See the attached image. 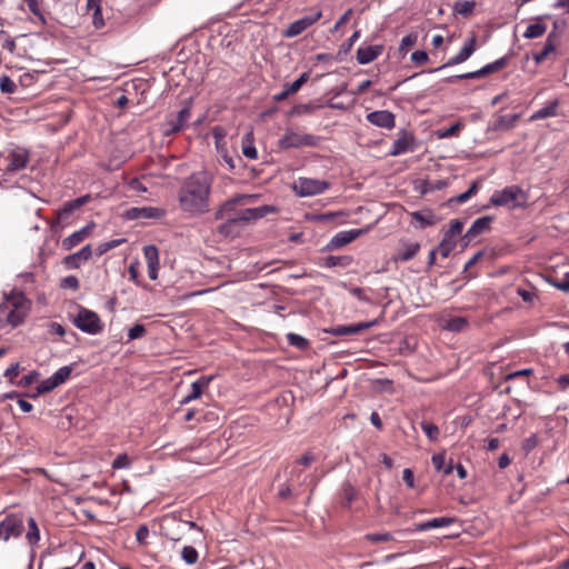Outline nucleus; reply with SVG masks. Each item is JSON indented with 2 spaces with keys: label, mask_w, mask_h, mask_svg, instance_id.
I'll use <instances>...</instances> for the list:
<instances>
[{
  "label": "nucleus",
  "mask_w": 569,
  "mask_h": 569,
  "mask_svg": "<svg viewBox=\"0 0 569 569\" xmlns=\"http://www.w3.org/2000/svg\"><path fill=\"white\" fill-rule=\"evenodd\" d=\"M211 179L204 171L190 174L178 192L180 208L190 214H203L209 211Z\"/></svg>",
  "instance_id": "f257e3e1"
},
{
  "label": "nucleus",
  "mask_w": 569,
  "mask_h": 569,
  "mask_svg": "<svg viewBox=\"0 0 569 569\" xmlns=\"http://www.w3.org/2000/svg\"><path fill=\"white\" fill-rule=\"evenodd\" d=\"M319 143V137L310 133H300L291 129H287L278 142L279 148L283 150L301 147H317Z\"/></svg>",
  "instance_id": "f03ea898"
},
{
  "label": "nucleus",
  "mask_w": 569,
  "mask_h": 569,
  "mask_svg": "<svg viewBox=\"0 0 569 569\" xmlns=\"http://www.w3.org/2000/svg\"><path fill=\"white\" fill-rule=\"evenodd\" d=\"M73 323L81 331L89 335L100 333L103 329V323L100 320V317L92 310L80 307L77 317L74 318Z\"/></svg>",
  "instance_id": "7ed1b4c3"
},
{
  "label": "nucleus",
  "mask_w": 569,
  "mask_h": 569,
  "mask_svg": "<svg viewBox=\"0 0 569 569\" xmlns=\"http://www.w3.org/2000/svg\"><path fill=\"white\" fill-rule=\"evenodd\" d=\"M329 182L312 178H299L293 184V191L300 197H312L325 192Z\"/></svg>",
  "instance_id": "20e7f679"
},
{
  "label": "nucleus",
  "mask_w": 569,
  "mask_h": 569,
  "mask_svg": "<svg viewBox=\"0 0 569 569\" xmlns=\"http://www.w3.org/2000/svg\"><path fill=\"white\" fill-rule=\"evenodd\" d=\"M24 530L21 515L11 513L0 521V540L8 541L10 538H18Z\"/></svg>",
  "instance_id": "39448f33"
},
{
  "label": "nucleus",
  "mask_w": 569,
  "mask_h": 569,
  "mask_svg": "<svg viewBox=\"0 0 569 569\" xmlns=\"http://www.w3.org/2000/svg\"><path fill=\"white\" fill-rule=\"evenodd\" d=\"M191 116V102H186L184 107L177 113L170 114L163 127V133L166 136L174 134L180 132L188 123Z\"/></svg>",
  "instance_id": "423d86ee"
},
{
  "label": "nucleus",
  "mask_w": 569,
  "mask_h": 569,
  "mask_svg": "<svg viewBox=\"0 0 569 569\" xmlns=\"http://www.w3.org/2000/svg\"><path fill=\"white\" fill-rule=\"evenodd\" d=\"M161 535L171 541H179L186 531V523L176 516H167L162 519Z\"/></svg>",
  "instance_id": "0eeeda50"
},
{
  "label": "nucleus",
  "mask_w": 569,
  "mask_h": 569,
  "mask_svg": "<svg viewBox=\"0 0 569 569\" xmlns=\"http://www.w3.org/2000/svg\"><path fill=\"white\" fill-rule=\"evenodd\" d=\"M509 62V57L505 56L491 63H488L487 66L482 67L481 69L472 72H467L463 74L453 76L448 79V82H453L456 80H462V79H477L486 77L490 73L497 72L501 69H503Z\"/></svg>",
  "instance_id": "6e6552de"
},
{
  "label": "nucleus",
  "mask_w": 569,
  "mask_h": 569,
  "mask_svg": "<svg viewBox=\"0 0 569 569\" xmlns=\"http://www.w3.org/2000/svg\"><path fill=\"white\" fill-rule=\"evenodd\" d=\"M7 159L9 162L6 172L16 173L27 168L30 161V152L26 148L17 147L9 151Z\"/></svg>",
  "instance_id": "1a4fd4ad"
},
{
  "label": "nucleus",
  "mask_w": 569,
  "mask_h": 569,
  "mask_svg": "<svg viewBox=\"0 0 569 569\" xmlns=\"http://www.w3.org/2000/svg\"><path fill=\"white\" fill-rule=\"evenodd\" d=\"M322 17V12L320 10H317L312 14L306 16L299 20H296L291 22L287 29L282 32V36L284 38H293L302 33L305 30H307L309 27H311L313 23L319 21Z\"/></svg>",
  "instance_id": "9d476101"
},
{
  "label": "nucleus",
  "mask_w": 569,
  "mask_h": 569,
  "mask_svg": "<svg viewBox=\"0 0 569 569\" xmlns=\"http://www.w3.org/2000/svg\"><path fill=\"white\" fill-rule=\"evenodd\" d=\"M523 194V191L521 190L520 187L518 186H510V187H506L505 189L500 190V191H496L491 198H490V202L491 204L496 206V207H502V206H508L510 203H513V207H516L517 204L515 203L519 196H522Z\"/></svg>",
  "instance_id": "9b49d317"
},
{
  "label": "nucleus",
  "mask_w": 569,
  "mask_h": 569,
  "mask_svg": "<svg viewBox=\"0 0 569 569\" xmlns=\"http://www.w3.org/2000/svg\"><path fill=\"white\" fill-rule=\"evenodd\" d=\"M377 323H378V320L375 319L372 321H362V322L352 323V325H338V326L327 329L326 332H328L332 336L359 335V333L375 327Z\"/></svg>",
  "instance_id": "f8f14e48"
},
{
  "label": "nucleus",
  "mask_w": 569,
  "mask_h": 569,
  "mask_svg": "<svg viewBox=\"0 0 569 569\" xmlns=\"http://www.w3.org/2000/svg\"><path fill=\"white\" fill-rule=\"evenodd\" d=\"M72 368L64 366L56 371L50 378L43 380L37 388L36 391H52L54 388L63 383L71 375Z\"/></svg>",
  "instance_id": "ddd939ff"
},
{
  "label": "nucleus",
  "mask_w": 569,
  "mask_h": 569,
  "mask_svg": "<svg viewBox=\"0 0 569 569\" xmlns=\"http://www.w3.org/2000/svg\"><path fill=\"white\" fill-rule=\"evenodd\" d=\"M30 306L31 301L22 292L12 291L10 295H6V303L0 305V315L9 308L29 312Z\"/></svg>",
  "instance_id": "4468645a"
},
{
  "label": "nucleus",
  "mask_w": 569,
  "mask_h": 569,
  "mask_svg": "<svg viewBox=\"0 0 569 569\" xmlns=\"http://www.w3.org/2000/svg\"><path fill=\"white\" fill-rule=\"evenodd\" d=\"M492 221V218L489 216L478 218L473 221L471 227L468 229V231L462 237L463 246H468L469 242L476 238L477 236L488 231L490 229V223Z\"/></svg>",
  "instance_id": "2eb2a0df"
},
{
  "label": "nucleus",
  "mask_w": 569,
  "mask_h": 569,
  "mask_svg": "<svg viewBox=\"0 0 569 569\" xmlns=\"http://www.w3.org/2000/svg\"><path fill=\"white\" fill-rule=\"evenodd\" d=\"M367 120L379 128L392 129L396 126L395 114L388 110H377L367 114Z\"/></svg>",
  "instance_id": "dca6fc26"
},
{
  "label": "nucleus",
  "mask_w": 569,
  "mask_h": 569,
  "mask_svg": "<svg viewBox=\"0 0 569 569\" xmlns=\"http://www.w3.org/2000/svg\"><path fill=\"white\" fill-rule=\"evenodd\" d=\"M96 224L94 222H90L80 230L73 232L69 237L62 240V248L64 250H71L79 243H81L86 238H88L93 231Z\"/></svg>",
  "instance_id": "f3484780"
},
{
  "label": "nucleus",
  "mask_w": 569,
  "mask_h": 569,
  "mask_svg": "<svg viewBox=\"0 0 569 569\" xmlns=\"http://www.w3.org/2000/svg\"><path fill=\"white\" fill-rule=\"evenodd\" d=\"M477 48V38L475 34H472L467 42L463 44L461 50L452 58L448 60L443 67H450L455 64H459L461 62H465L467 59L471 57V54L476 51Z\"/></svg>",
  "instance_id": "a211bd4d"
},
{
  "label": "nucleus",
  "mask_w": 569,
  "mask_h": 569,
  "mask_svg": "<svg viewBox=\"0 0 569 569\" xmlns=\"http://www.w3.org/2000/svg\"><path fill=\"white\" fill-rule=\"evenodd\" d=\"M383 51V46L373 44L368 47H360L357 50V61L360 64H367L376 60Z\"/></svg>",
  "instance_id": "6ab92c4d"
},
{
  "label": "nucleus",
  "mask_w": 569,
  "mask_h": 569,
  "mask_svg": "<svg viewBox=\"0 0 569 569\" xmlns=\"http://www.w3.org/2000/svg\"><path fill=\"white\" fill-rule=\"evenodd\" d=\"M92 256V248L90 244L84 246L82 249H80L78 252L69 254L64 258V263L69 268H80L81 263L83 261H87Z\"/></svg>",
  "instance_id": "aec40b11"
},
{
  "label": "nucleus",
  "mask_w": 569,
  "mask_h": 569,
  "mask_svg": "<svg viewBox=\"0 0 569 569\" xmlns=\"http://www.w3.org/2000/svg\"><path fill=\"white\" fill-rule=\"evenodd\" d=\"M90 199H91L90 194H84L74 200L64 202L63 207L58 210V219L66 220L69 217V214H71L73 211H76L77 209H79L80 207H82L83 204L89 202Z\"/></svg>",
  "instance_id": "412c9836"
},
{
  "label": "nucleus",
  "mask_w": 569,
  "mask_h": 569,
  "mask_svg": "<svg viewBox=\"0 0 569 569\" xmlns=\"http://www.w3.org/2000/svg\"><path fill=\"white\" fill-rule=\"evenodd\" d=\"M88 12H92V24L96 29H102L106 26L102 14V0H86Z\"/></svg>",
  "instance_id": "4be33fe9"
},
{
  "label": "nucleus",
  "mask_w": 569,
  "mask_h": 569,
  "mask_svg": "<svg viewBox=\"0 0 569 569\" xmlns=\"http://www.w3.org/2000/svg\"><path fill=\"white\" fill-rule=\"evenodd\" d=\"M363 229H352L348 231H341L337 233L330 241V246L332 248H340L357 239L360 234L363 233Z\"/></svg>",
  "instance_id": "5701e85b"
},
{
  "label": "nucleus",
  "mask_w": 569,
  "mask_h": 569,
  "mask_svg": "<svg viewBox=\"0 0 569 569\" xmlns=\"http://www.w3.org/2000/svg\"><path fill=\"white\" fill-rule=\"evenodd\" d=\"M413 143V137L408 134L407 132H403L401 136H399L392 143V147L389 151V154L392 157L402 154L411 149Z\"/></svg>",
  "instance_id": "b1692460"
},
{
  "label": "nucleus",
  "mask_w": 569,
  "mask_h": 569,
  "mask_svg": "<svg viewBox=\"0 0 569 569\" xmlns=\"http://www.w3.org/2000/svg\"><path fill=\"white\" fill-rule=\"evenodd\" d=\"M412 222L416 221L418 227L423 229L437 223L438 219L431 209H425L421 211H413L410 213Z\"/></svg>",
  "instance_id": "393cba45"
},
{
  "label": "nucleus",
  "mask_w": 569,
  "mask_h": 569,
  "mask_svg": "<svg viewBox=\"0 0 569 569\" xmlns=\"http://www.w3.org/2000/svg\"><path fill=\"white\" fill-rule=\"evenodd\" d=\"M456 521L452 517L433 518L416 525L417 531H427L435 528H442L452 525Z\"/></svg>",
  "instance_id": "a878e982"
},
{
  "label": "nucleus",
  "mask_w": 569,
  "mask_h": 569,
  "mask_svg": "<svg viewBox=\"0 0 569 569\" xmlns=\"http://www.w3.org/2000/svg\"><path fill=\"white\" fill-rule=\"evenodd\" d=\"M419 250H420V244L418 242L406 243V244H403V247L401 249L398 250V252L393 257V260L401 261V262L409 261L416 257V254L419 252Z\"/></svg>",
  "instance_id": "bb28decb"
},
{
  "label": "nucleus",
  "mask_w": 569,
  "mask_h": 569,
  "mask_svg": "<svg viewBox=\"0 0 569 569\" xmlns=\"http://www.w3.org/2000/svg\"><path fill=\"white\" fill-rule=\"evenodd\" d=\"M558 107H559L558 99H555V100L548 102L546 107L537 110L535 113L531 114L530 121H537V120L557 116Z\"/></svg>",
  "instance_id": "cd10ccee"
},
{
  "label": "nucleus",
  "mask_w": 569,
  "mask_h": 569,
  "mask_svg": "<svg viewBox=\"0 0 569 569\" xmlns=\"http://www.w3.org/2000/svg\"><path fill=\"white\" fill-rule=\"evenodd\" d=\"M357 489L349 482L342 483L340 491V503L343 508H350L357 497Z\"/></svg>",
  "instance_id": "c85d7f7f"
},
{
  "label": "nucleus",
  "mask_w": 569,
  "mask_h": 569,
  "mask_svg": "<svg viewBox=\"0 0 569 569\" xmlns=\"http://www.w3.org/2000/svg\"><path fill=\"white\" fill-rule=\"evenodd\" d=\"M468 320L463 317H452L445 321L443 329L452 332H461L468 328Z\"/></svg>",
  "instance_id": "c756f323"
},
{
  "label": "nucleus",
  "mask_w": 569,
  "mask_h": 569,
  "mask_svg": "<svg viewBox=\"0 0 569 569\" xmlns=\"http://www.w3.org/2000/svg\"><path fill=\"white\" fill-rule=\"evenodd\" d=\"M553 36H555L553 32L549 33L542 50L533 56V60L536 61V63L543 62L546 60V58L551 52L555 51L556 46H555V41H553Z\"/></svg>",
  "instance_id": "7c9ffc66"
},
{
  "label": "nucleus",
  "mask_w": 569,
  "mask_h": 569,
  "mask_svg": "<svg viewBox=\"0 0 569 569\" xmlns=\"http://www.w3.org/2000/svg\"><path fill=\"white\" fill-rule=\"evenodd\" d=\"M218 232L223 237H234L239 233V224L232 217L218 227Z\"/></svg>",
  "instance_id": "2f4dec72"
},
{
  "label": "nucleus",
  "mask_w": 569,
  "mask_h": 569,
  "mask_svg": "<svg viewBox=\"0 0 569 569\" xmlns=\"http://www.w3.org/2000/svg\"><path fill=\"white\" fill-rule=\"evenodd\" d=\"M243 199H246L244 196H238V197H234L228 201H226L224 203H222L219 209L216 211L214 213V219L216 220H221L224 218V212L227 211H233L236 206L242 201Z\"/></svg>",
  "instance_id": "473e14b6"
},
{
  "label": "nucleus",
  "mask_w": 569,
  "mask_h": 569,
  "mask_svg": "<svg viewBox=\"0 0 569 569\" xmlns=\"http://www.w3.org/2000/svg\"><path fill=\"white\" fill-rule=\"evenodd\" d=\"M518 119V114L499 116L493 123V129L508 130L517 123Z\"/></svg>",
  "instance_id": "72a5a7b5"
},
{
  "label": "nucleus",
  "mask_w": 569,
  "mask_h": 569,
  "mask_svg": "<svg viewBox=\"0 0 569 569\" xmlns=\"http://www.w3.org/2000/svg\"><path fill=\"white\" fill-rule=\"evenodd\" d=\"M536 20H537L536 23L528 26L527 30L523 33L525 38H527V39L539 38L546 32L547 26L545 23L540 22L541 17H538Z\"/></svg>",
  "instance_id": "f704fd0d"
},
{
  "label": "nucleus",
  "mask_w": 569,
  "mask_h": 569,
  "mask_svg": "<svg viewBox=\"0 0 569 569\" xmlns=\"http://www.w3.org/2000/svg\"><path fill=\"white\" fill-rule=\"evenodd\" d=\"M26 539L31 546L37 545L38 541L40 540V530L34 518L32 517L28 519V531L26 535Z\"/></svg>",
  "instance_id": "c9c22d12"
},
{
  "label": "nucleus",
  "mask_w": 569,
  "mask_h": 569,
  "mask_svg": "<svg viewBox=\"0 0 569 569\" xmlns=\"http://www.w3.org/2000/svg\"><path fill=\"white\" fill-rule=\"evenodd\" d=\"M447 186H448V181L447 180H442V179H440V180H426V181H422V183H421L420 192L422 194H426L428 192H432V191H436V190H442Z\"/></svg>",
  "instance_id": "e433bc0d"
},
{
  "label": "nucleus",
  "mask_w": 569,
  "mask_h": 569,
  "mask_svg": "<svg viewBox=\"0 0 569 569\" xmlns=\"http://www.w3.org/2000/svg\"><path fill=\"white\" fill-rule=\"evenodd\" d=\"M167 211L162 208L157 207H141L140 217L141 219H154L159 220L166 216Z\"/></svg>",
  "instance_id": "4c0bfd02"
},
{
  "label": "nucleus",
  "mask_w": 569,
  "mask_h": 569,
  "mask_svg": "<svg viewBox=\"0 0 569 569\" xmlns=\"http://www.w3.org/2000/svg\"><path fill=\"white\" fill-rule=\"evenodd\" d=\"M242 153L248 159L254 160L258 158V151L252 143V133H248L244 136L242 142Z\"/></svg>",
  "instance_id": "58836bf2"
},
{
  "label": "nucleus",
  "mask_w": 569,
  "mask_h": 569,
  "mask_svg": "<svg viewBox=\"0 0 569 569\" xmlns=\"http://www.w3.org/2000/svg\"><path fill=\"white\" fill-rule=\"evenodd\" d=\"M351 262L350 257L348 256H328L323 258L322 266L327 268H332L337 266L346 267Z\"/></svg>",
  "instance_id": "ea45409f"
},
{
  "label": "nucleus",
  "mask_w": 569,
  "mask_h": 569,
  "mask_svg": "<svg viewBox=\"0 0 569 569\" xmlns=\"http://www.w3.org/2000/svg\"><path fill=\"white\" fill-rule=\"evenodd\" d=\"M6 312H7V321L13 327L21 325L28 315V311H22V310L11 309V308L8 309Z\"/></svg>",
  "instance_id": "a19ab883"
},
{
  "label": "nucleus",
  "mask_w": 569,
  "mask_h": 569,
  "mask_svg": "<svg viewBox=\"0 0 569 569\" xmlns=\"http://www.w3.org/2000/svg\"><path fill=\"white\" fill-rule=\"evenodd\" d=\"M287 340L290 346L296 347L299 350L303 351L309 348V341L300 335L289 332L287 335Z\"/></svg>",
  "instance_id": "79ce46f5"
},
{
  "label": "nucleus",
  "mask_w": 569,
  "mask_h": 569,
  "mask_svg": "<svg viewBox=\"0 0 569 569\" xmlns=\"http://www.w3.org/2000/svg\"><path fill=\"white\" fill-rule=\"evenodd\" d=\"M456 248V240L449 239V237L442 238L441 242L439 243L437 250H439L440 254L443 258H448L449 254L452 252V250Z\"/></svg>",
  "instance_id": "37998d69"
},
{
  "label": "nucleus",
  "mask_w": 569,
  "mask_h": 569,
  "mask_svg": "<svg viewBox=\"0 0 569 569\" xmlns=\"http://www.w3.org/2000/svg\"><path fill=\"white\" fill-rule=\"evenodd\" d=\"M475 6H476L475 1H468V0L458 1L453 6V11L456 13H459V14L466 17L473 11Z\"/></svg>",
  "instance_id": "c03bdc74"
},
{
  "label": "nucleus",
  "mask_w": 569,
  "mask_h": 569,
  "mask_svg": "<svg viewBox=\"0 0 569 569\" xmlns=\"http://www.w3.org/2000/svg\"><path fill=\"white\" fill-rule=\"evenodd\" d=\"M420 427L430 441H436L439 438L440 430L438 426H436L435 423L422 421L420 423Z\"/></svg>",
  "instance_id": "a18cd8bd"
},
{
  "label": "nucleus",
  "mask_w": 569,
  "mask_h": 569,
  "mask_svg": "<svg viewBox=\"0 0 569 569\" xmlns=\"http://www.w3.org/2000/svg\"><path fill=\"white\" fill-rule=\"evenodd\" d=\"M181 557L187 565H194L198 561V551L191 547L186 546L181 551Z\"/></svg>",
  "instance_id": "49530a36"
},
{
  "label": "nucleus",
  "mask_w": 569,
  "mask_h": 569,
  "mask_svg": "<svg viewBox=\"0 0 569 569\" xmlns=\"http://www.w3.org/2000/svg\"><path fill=\"white\" fill-rule=\"evenodd\" d=\"M144 258L147 260V264L159 262V251L158 248L153 244L146 246L143 248Z\"/></svg>",
  "instance_id": "de8ad7c7"
},
{
  "label": "nucleus",
  "mask_w": 569,
  "mask_h": 569,
  "mask_svg": "<svg viewBox=\"0 0 569 569\" xmlns=\"http://www.w3.org/2000/svg\"><path fill=\"white\" fill-rule=\"evenodd\" d=\"M251 211H252V217L256 221V220H259V219L266 217L269 213H274L277 211V209L273 206L264 204L261 207L251 208Z\"/></svg>",
  "instance_id": "09e8293b"
},
{
  "label": "nucleus",
  "mask_w": 569,
  "mask_h": 569,
  "mask_svg": "<svg viewBox=\"0 0 569 569\" xmlns=\"http://www.w3.org/2000/svg\"><path fill=\"white\" fill-rule=\"evenodd\" d=\"M0 90L1 92L8 94L14 93L17 90V84L10 77L2 76L0 78Z\"/></svg>",
  "instance_id": "8fccbe9b"
},
{
  "label": "nucleus",
  "mask_w": 569,
  "mask_h": 569,
  "mask_svg": "<svg viewBox=\"0 0 569 569\" xmlns=\"http://www.w3.org/2000/svg\"><path fill=\"white\" fill-rule=\"evenodd\" d=\"M40 378L39 372L31 371L28 375H24L18 382L17 386L20 388H27L37 382Z\"/></svg>",
  "instance_id": "3c124183"
},
{
  "label": "nucleus",
  "mask_w": 569,
  "mask_h": 569,
  "mask_svg": "<svg viewBox=\"0 0 569 569\" xmlns=\"http://www.w3.org/2000/svg\"><path fill=\"white\" fill-rule=\"evenodd\" d=\"M309 72H303L292 83L286 84V87L289 89V92L292 94L296 93L309 80Z\"/></svg>",
  "instance_id": "603ef678"
},
{
  "label": "nucleus",
  "mask_w": 569,
  "mask_h": 569,
  "mask_svg": "<svg viewBox=\"0 0 569 569\" xmlns=\"http://www.w3.org/2000/svg\"><path fill=\"white\" fill-rule=\"evenodd\" d=\"M204 393H188L187 397H184L180 403L181 405H187L189 402H194V406L193 407H197V408H201L203 410V406L206 405V402L202 401V396Z\"/></svg>",
  "instance_id": "864d4df0"
},
{
  "label": "nucleus",
  "mask_w": 569,
  "mask_h": 569,
  "mask_svg": "<svg viewBox=\"0 0 569 569\" xmlns=\"http://www.w3.org/2000/svg\"><path fill=\"white\" fill-rule=\"evenodd\" d=\"M538 443H539L538 436L536 433H533L522 441L521 449L525 452V455H528L538 446Z\"/></svg>",
  "instance_id": "5fc2aeb1"
},
{
  "label": "nucleus",
  "mask_w": 569,
  "mask_h": 569,
  "mask_svg": "<svg viewBox=\"0 0 569 569\" xmlns=\"http://www.w3.org/2000/svg\"><path fill=\"white\" fill-rule=\"evenodd\" d=\"M463 222L459 219H455L450 222L449 229L446 231L445 237H449V239H455V236L459 234L462 231Z\"/></svg>",
  "instance_id": "6e6d98bb"
},
{
  "label": "nucleus",
  "mask_w": 569,
  "mask_h": 569,
  "mask_svg": "<svg viewBox=\"0 0 569 569\" xmlns=\"http://www.w3.org/2000/svg\"><path fill=\"white\" fill-rule=\"evenodd\" d=\"M213 378L214 377L212 375L200 377L191 383V391H203Z\"/></svg>",
  "instance_id": "4d7b16f0"
},
{
  "label": "nucleus",
  "mask_w": 569,
  "mask_h": 569,
  "mask_svg": "<svg viewBox=\"0 0 569 569\" xmlns=\"http://www.w3.org/2000/svg\"><path fill=\"white\" fill-rule=\"evenodd\" d=\"M417 34L410 33L402 38L399 50L402 52H407L408 49L416 44L417 42Z\"/></svg>",
  "instance_id": "13d9d810"
},
{
  "label": "nucleus",
  "mask_w": 569,
  "mask_h": 569,
  "mask_svg": "<svg viewBox=\"0 0 569 569\" xmlns=\"http://www.w3.org/2000/svg\"><path fill=\"white\" fill-rule=\"evenodd\" d=\"M60 286L63 289L77 290V289H79L80 283H79V279L76 276H68L62 279Z\"/></svg>",
  "instance_id": "bf43d9fd"
},
{
  "label": "nucleus",
  "mask_w": 569,
  "mask_h": 569,
  "mask_svg": "<svg viewBox=\"0 0 569 569\" xmlns=\"http://www.w3.org/2000/svg\"><path fill=\"white\" fill-rule=\"evenodd\" d=\"M237 220V223L240 226L241 223H248L251 221H254L252 217L251 208L244 209L240 211L236 217H233Z\"/></svg>",
  "instance_id": "052dcab7"
},
{
  "label": "nucleus",
  "mask_w": 569,
  "mask_h": 569,
  "mask_svg": "<svg viewBox=\"0 0 569 569\" xmlns=\"http://www.w3.org/2000/svg\"><path fill=\"white\" fill-rule=\"evenodd\" d=\"M146 333V328L143 325L137 323L129 329L128 337L129 340H134L141 338Z\"/></svg>",
  "instance_id": "680f3d73"
},
{
  "label": "nucleus",
  "mask_w": 569,
  "mask_h": 569,
  "mask_svg": "<svg viewBox=\"0 0 569 569\" xmlns=\"http://www.w3.org/2000/svg\"><path fill=\"white\" fill-rule=\"evenodd\" d=\"M130 466V459L126 453L118 455L112 462L113 469L128 468Z\"/></svg>",
  "instance_id": "e2e57ef3"
},
{
  "label": "nucleus",
  "mask_w": 569,
  "mask_h": 569,
  "mask_svg": "<svg viewBox=\"0 0 569 569\" xmlns=\"http://www.w3.org/2000/svg\"><path fill=\"white\" fill-rule=\"evenodd\" d=\"M366 538L371 542H385L393 539L392 535L389 532L385 533H368Z\"/></svg>",
  "instance_id": "0e129e2a"
},
{
  "label": "nucleus",
  "mask_w": 569,
  "mask_h": 569,
  "mask_svg": "<svg viewBox=\"0 0 569 569\" xmlns=\"http://www.w3.org/2000/svg\"><path fill=\"white\" fill-rule=\"evenodd\" d=\"M149 537V528L146 525L140 526L136 532V539L140 545L147 543Z\"/></svg>",
  "instance_id": "69168bd1"
},
{
  "label": "nucleus",
  "mask_w": 569,
  "mask_h": 569,
  "mask_svg": "<svg viewBox=\"0 0 569 569\" xmlns=\"http://www.w3.org/2000/svg\"><path fill=\"white\" fill-rule=\"evenodd\" d=\"M28 9L31 13H33L36 17L40 18L42 21H44V18L42 16V12L40 10L39 3L37 0H24Z\"/></svg>",
  "instance_id": "338daca9"
},
{
  "label": "nucleus",
  "mask_w": 569,
  "mask_h": 569,
  "mask_svg": "<svg viewBox=\"0 0 569 569\" xmlns=\"http://www.w3.org/2000/svg\"><path fill=\"white\" fill-rule=\"evenodd\" d=\"M60 419L61 420L58 422V426L60 428L67 429L72 425V421H71L72 417L67 408L62 410V415H61Z\"/></svg>",
  "instance_id": "774afa93"
}]
</instances>
